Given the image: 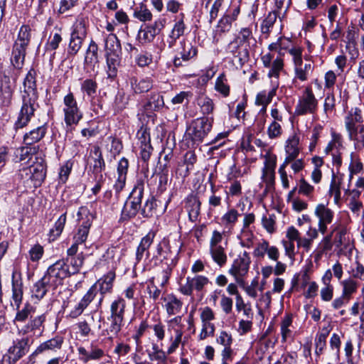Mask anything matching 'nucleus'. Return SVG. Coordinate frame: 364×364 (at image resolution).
Returning <instances> with one entry per match:
<instances>
[{
	"instance_id": "79ce46f5",
	"label": "nucleus",
	"mask_w": 364,
	"mask_h": 364,
	"mask_svg": "<svg viewBox=\"0 0 364 364\" xmlns=\"http://www.w3.org/2000/svg\"><path fill=\"white\" fill-rule=\"evenodd\" d=\"M215 89L217 92L223 95V97H228L230 94V86L228 84V79L225 73H221L217 77L215 84Z\"/></svg>"
},
{
	"instance_id": "0eeeda50",
	"label": "nucleus",
	"mask_w": 364,
	"mask_h": 364,
	"mask_svg": "<svg viewBox=\"0 0 364 364\" xmlns=\"http://www.w3.org/2000/svg\"><path fill=\"white\" fill-rule=\"evenodd\" d=\"M19 72L15 74L11 81L9 76L4 75L0 81V104L4 107H9L12 100L14 91L16 87V82Z\"/></svg>"
},
{
	"instance_id": "9d476101",
	"label": "nucleus",
	"mask_w": 364,
	"mask_h": 364,
	"mask_svg": "<svg viewBox=\"0 0 364 364\" xmlns=\"http://www.w3.org/2000/svg\"><path fill=\"white\" fill-rule=\"evenodd\" d=\"M208 282V278L203 275H197L192 278L188 277L186 283L181 284L179 289L183 294L190 296L192 294L193 289L198 291H201Z\"/></svg>"
},
{
	"instance_id": "bf43d9fd",
	"label": "nucleus",
	"mask_w": 364,
	"mask_h": 364,
	"mask_svg": "<svg viewBox=\"0 0 364 364\" xmlns=\"http://www.w3.org/2000/svg\"><path fill=\"white\" fill-rule=\"evenodd\" d=\"M139 210H141V208L136 203H134L132 201L129 204L126 203L122 210V216L124 218H133Z\"/></svg>"
},
{
	"instance_id": "423d86ee",
	"label": "nucleus",
	"mask_w": 364,
	"mask_h": 364,
	"mask_svg": "<svg viewBox=\"0 0 364 364\" xmlns=\"http://www.w3.org/2000/svg\"><path fill=\"white\" fill-rule=\"evenodd\" d=\"M28 340L27 338H21L14 342L7 352L3 355L2 364H15L20 358H21L28 350Z\"/></svg>"
},
{
	"instance_id": "f03ea898",
	"label": "nucleus",
	"mask_w": 364,
	"mask_h": 364,
	"mask_svg": "<svg viewBox=\"0 0 364 364\" xmlns=\"http://www.w3.org/2000/svg\"><path fill=\"white\" fill-rule=\"evenodd\" d=\"M31 28L28 25L21 26L17 38L15 41L11 51V63L18 71L21 70L24 65L26 49L31 38Z\"/></svg>"
},
{
	"instance_id": "052dcab7",
	"label": "nucleus",
	"mask_w": 364,
	"mask_h": 364,
	"mask_svg": "<svg viewBox=\"0 0 364 364\" xmlns=\"http://www.w3.org/2000/svg\"><path fill=\"white\" fill-rule=\"evenodd\" d=\"M298 192L299 194H302L308 198H311L314 188L310 183H309L304 178H301L297 184Z\"/></svg>"
},
{
	"instance_id": "a211bd4d",
	"label": "nucleus",
	"mask_w": 364,
	"mask_h": 364,
	"mask_svg": "<svg viewBox=\"0 0 364 364\" xmlns=\"http://www.w3.org/2000/svg\"><path fill=\"white\" fill-rule=\"evenodd\" d=\"M77 351L80 359L84 363H87L90 360H99L105 355V351L93 343L90 345L89 350L80 346L77 348Z\"/></svg>"
},
{
	"instance_id": "37998d69",
	"label": "nucleus",
	"mask_w": 364,
	"mask_h": 364,
	"mask_svg": "<svg viewBox=\"0 0 364 364\" xmlns=\"http://www.w3.org/2000/svg\"><path fill=\"white\" fill-rule=\"evenodd\" d=\"M198 105L200 108V112L204 115H209L214 110V102L213 100L207 96L200 97L198 100Z\"/></svg>"
},
{
	"instance_id": "a18cd8bd",
	"label": "nucleus",
	"mask_w": 364,
	"mask_h": 364,
	"mask_svg": "<svg viewBox=\"0 0 364 364\" xmlns=\"http://www.w3.org/2000/svg\"><path fill=\"white\" fill-rule=\"evenodd\" d=\"M332 228L331 233H332V235L336 233L333 242V245H335L336 248H341L343 243L344 237L346 234V228L341 225H334Z\"/></svg>"
},
{
	"instance_id": "e433bc0d",
	"label": "nucleus",
	"mask_w": 364,
	"mask_h": 364,
	"mask_svg": "<svg viewBox=\"0 0 364 364\" xmlns=\"http://www.w3.org/2000/svg\"><path fill=\"white\" fill-rule=\"evenodd\" d=\"M164 301H167L166 309L168 315H175L181 311L183 303L173 294L168 295Z\"/></svg>"
},
{
	"instance_id": "c756f323",
	"label": "nucleus",
	"mask_w": 364,
	"mask_h": 364,
	"mask_svg": "<svg viewBox=\"0 0 364 364\" xmlns=\"http://www.w3.org/2000/svg\"><path fill=\"white\" fill-rule=\"evenodd\" d=\"M126 302L119 297L114 300L110 304V314L107 317H112L120 320H125Z\"/></svg>"
},
{
	"instance_id": "13d9d810",
	"label": "nucleus",
	"mask_w": 364,
	"mask_h": 364,
	"mask_svg": "<svg viewBox=\"0 0 364 364\" xmlns=\"http://www.w3.org/2000/svg\"><path fill=\"white\" fill-rule=\"evenodd\" d=\"M157 35L154 28L146 26L144 29L139 31L138 38L144 43H150Z\"/></svg>"
},
{
	"instance_id": "6e6d98bb",
	"label": "nucleus",
	"mask_w": 364,
	"mask_h": 364,
	"mask_svg": "<svg viewBox=\"0 0 364 364\" xmlns=\"http://www.w3.org/2000/svg\"><path fill=\"white\" fill-rule=\"evenodd\" d=\"M134 16L141 21H150L152 19V14L146 5L141 4L134 13Z\"/></svg>"
},
{
	"instance_id": "680f3d73",
	"label": "nucleus",
	"mask_w": 364,
	"mask_h": 364,
	"mask_svg": "<svg viewBox=\"0 0 364 364\" xmlns=\"http://www.w3.org/2000/svg\"><path fill=\"white\" fill-rule=\"evenodd\" d=\"M144 196V186L142 183L137 184L134 186L133 188L129 198L132 199L131 201L133 203H136L137 205H139V207H141V200Z\"/></svg>"
},
{
	"instance_id": "8fccbe9b",
	"label": "nucleus",
	"mask_w": 364,
	"mask_h": 364,
	"mask_svg": "<svg viewBox=\"0 0 364 364\" xmlns=\"http://www.w3.org/2000/svg\"><path fill=\"white\" fill-rule=\"evenodd\" d=\"M235 39L249 50L250 41L253 39L252 30L250 28H242Z\"/></svg>"
},
{
	"instance_id": "ddd939ff",
	"label": "nucleus",
	"mask_w": 364,
	"mask_h": 364,
	"mask_svg": "<svg viewBox=\"0 0 364 364\" xmlns=\"http://www.w3.org/2000/svg\"><path fill=\"white\" fill-rule=\"evenodd\" d=\"M181 48L178 51V55L174 58L173 65L175 67L183 65V61L187 62L196 56L197 48L188 41H183L181 42Z\"/></svg>"
},
{
	"instance_id": "c85d7f7f",
	"label": "nucleus",
	"mask_w": 364,
	"mask_h": 364,
	"mask_svg": "<svg viewBox=\"0 0 364 364\" xmlns=\"http://www.w3.org/2000/svg\"><path fill=\"white\" fill-rule=\"evenodd\" d=\"M178 17V20L176 21L171 34L169 35V38L171 39V41L168 42L169 48H172L173 46L176 41L184 34L186 28L184 23V14H180Z\"/></svg>"
},
{
	"instance_id": "20e7f679",
	"label": "nucleus",
	"mask_w": 364,
	"mask_h": 364,
	"mask_svg": "<svg viewBox=\"0 0 364 364\" xmlns=\"http://www.w3.org/2000/svg\"><path fill=\"white\" fill-rule=\"evenodd\" d=\"M318 106V102L313 92L311 87L307 86L298 100L294 114L297 116L314 114L317 111Z\"/></svg>"
},
{
	"instance_id": "cd10ccee",
	"label": "nucleus",
	"mask_w": 364,
	"mask_h": 364,
	"mask_svg": "<svg viewBox=\"0 0 364 364\" xmlns=\"http://www.w3.org/2000/svg\"><path fill=\"white\" fill-rule=\"evenodd\" d=\"M200 201L199 198L194 195H190L187 198L186 207L188 212V218L191 222H196L200 212Z\"/></svg>"
},
{
	"instance_id": "2eb2a0df",
	"label": "nucleus",
	"mask_w": 364,
	"mask_h": 364,
	"mask_svg": "<svg viewBox=\"0 0 364 364\" xmlns=\"http://www.w3.org/2000/svg\"><path fill=\"white\" fill-rule=\"evenodd\" d=\"M104 324L105 328L102 331V334L107 336V339L112 341L114 338L119 337L125 324V320L107 317Z\"/></svg>"
},
{
	"instance_id": "58836bf2",
	"label": "nucleus",
	"mask_w": 364,
	"mask_h": 364,
	"mask_svg": "<svg viewBox=\"0 0 364 364\" xmlns=\"http://www.w3.org/2000/svg\"><path fill=\"white\" fill-rule=\"evenodd\" d=\"M211 257L215 262L223 267L227 262V255L225 249L220 245L210 247Z\"/></svg>"
},
{
	"instance_id": "4468645a",
	"label": "nucleus",
	"mask_w": 364,
	"mask_h": 364,
	"mask_svg": "<svg viewBox=\"0 0 364 364\" xmlns=\"http://www.w3.org/2000/svg\"><path fill=\"white\" fill-rule=\"evenodd\" d=\"M114 279L115 273L110 271L103 277L98 279L88 290H93L94 298L98 291L100 292L101 295H105L107 293L111 292Z\"/></svg>"
},
{
	"instance_id": "4c0bfd02",
	"label": "nucleus",
	"mask_w": 364,
	"mask_h": 364,
	"mask_svg": "<svg viewBox=\"0 0 364 364\" xmlns=\"http://www.w3.org/2000/svg\"><path fill=\"white\" fill-rule=\"evenodd\" d=\"M92 221L90 218L85 220L80 225L77 232L75 235L73 239L77 243L82 244L87 240Z\"/></svg>"
},
{
	"instance_id": "1a4fd4ad",
	"label": "nucleus",
	"mask_w": 364,
	"mask_h": 364,
	"mask_svg": "<svg viewBox=\"0 0 364 364\" xmlns=\"http://www.w3.org/2000/svg\"><path fill=\"white\" fill-rule=\"evenodd\" d=\"M314 213L318 218V231L323 235L327 230V225L333 221L334 213L326 205L318 204L315 208Z\"/></svg>"
},
{
	"instance_id": "774afa93",
	"label": "nucleus",
	"mask_w": 364,
	"mask_h": 364,
	"mask_svg": "<svg viewBox=\"0 0 364 364\" xmlns=\"http://www.w3.org/2000/svg\"><path fill=\"white\" fill-rule=\"evenodd\" d=\"M292 323V319L291 316L287 315L282 323H281V332L283 341H286L288 337L291 336V331L289 330V327L291 326Z\"/></svg>"
},
{
	"instance_id": "f8f14e48",
	"label": "nucleus",
	"mask_w": 364,
	"mask_h": 364,
	"mask_svg": "<svg viewBox=\"0 0 364 364\" xmlns=\"http://www.w3.org/2000/svg\"><path fill=\"white\" fill-rule=\"evenodd\" d=\"M88 163L92 172L95 174H100V178H102V171L105 168V163L99 146H94L90 150Z\"/></svg>"
},
{
	"instance_id": "603ef678",
	"label": "nucleus",
	"mask_w": 364,
	"mask_h": 364,
	"mask_svg": "<svg viewBox=\"0 0 364 364\" xmlns=\"http://www.w3.org/2000/svg\"><path fill=\"white\" fill-rule=\"evenodd\" d=\"M97 84L92 79H86L81 83V90L89 97H93L97 92Z\"/></svg>"
},
{
	"instance_id": "ea45409f",
	"label": "nucleus",
	"mask_w": 364,
	"mask_h": 364,
	"mask_svg": "<svg viewBox=\"0 0 364 364\" xmlns=\"http://www.w3.org/2000/svg\"><path fill=\"white\" fill-rule=\"evenodd\" d=\"M99 62L98 59V46L94 41H91L89 47L86 51L85 63L87 65L96 64Z\"/></svg>"
},
{
	"instance_id": "f257e3e1",
	"label": "nucleus",
	"mask_w": 364,
	"mask_h": 364,
	"mask_svg": "<svg viewBox=\"0 0 364 364\" xmlns=\"http://www.w3.org/2000/svg\"><path fill=\"white\" fill-rule=\"evenodd\" d=\"M38 94L36 88V72L31 69L23 80V90L21 92L22 105L14 124V129L26 127L39 108Z\"/></svg>"
},
{
	"instance_id": "5701e85b",
	"label": "nucleus",
	"mask_w": 364,
	"mask_h": 364,
	"mask_svg": "<svg viewBox=\"0 0 364 364\" xmlns=\"http://www.w3.org/2000/svg\"><path fill=\"white\" fill-rule=\"evenodd\" d=\"M155 235V232L150 231L141 238L136 252V260L137 262H139L143 259L144 254H146V257H149V248L153 243Z\"/></svg>"
},
{
	"instance_id": "5fc2aeb1",
	"label": "nucleus",
	"mask_w": 364,
	"mask_h": 364,
	"mask_svg": "<svg viewBox=\"0 0 364 364\" xmlns=\"http://www.w3.org/2000/svg\"><path fill=\"white\" fill-rule=\"evenodd\" d=\"M351 161L349 165V181H350L354 175L360 173L363 170V164L358 159H355L354 154H350Z\"/></svg>"
},
{
	"instance_id": "f3484780",
	"label": "nucleus",
	"mask_w": 364,
	"mask_h": 364,
	"mask_svg": "<svg viewBox=\"0 0 364 364\" xmlns=\"http://www.w3.org/2000/svg\"><path fill=\"white\" fill-rule=\"evenodd\" d=\"M165 107L163 95L160 92H154L146 96V102L143 107L146 113L161 112Z\"/></svg>"
},
{
	"instance_id": "a878e982",
	"label": "nucleus",
	"mask_w": 364,
	"mask_h": 364,
	"mask_svg": "<svg viewBox=\"0 0 364 364\" xmlns=\"http://www.w3.org/2000/svg\"><path fill=\"white\" fill-rule=\"evenodd\" d=\"M64 121L66 125V131H72L73 127L77 125L82 118V113L80 108L63 109Z\"/></svg>"
},
{
	"instance_id": "338daca9",
	"label": "nucleus",
	"mask_w": 364,
	"mask_h": 364,
	"mask_svg": "<svg viewBox=\"0 0 364 364\" xmlns=\"http://www.w3.org/2000/svg\"><path fill=\"white\" fill-rule=\"evenodd\" d=\"M326 337L327 335L326 333H320L315 338V353L317 356L321 355L323 349L326 348Z\"/></svg>"
},
{
	"instance_id": "4be33fe9",
	"label": "nucleus",
	"mask_w": 364,
	"mask_h": 364,
	"mask_svg": "<svg viewBox=\"0 0 364 364\" xmlns=\"http://www.w3.org/2000/svg\"><path fill=\"white\" fill-rule=\"evenodd\" d=\"M119 54L120 53H105L107 77L112 81H113L117 75L118 68L121 63Z\"/></svg>"
},
{
	"instance_id": "72a5a7b5",
	"label": "nucleus",
	"mask_w": 364,
	"mask_h": 364,
	"mask_svg": "<svg viewBox=\"0 0 364 364\" xmlns=\"http://www.w3.org/2000/svg\"><path fill=\"white\" fill-rule=\"evenodd\" d=\"M63 339L60 336H56L41 343L36 350L33 352V355H38L47 350H54L55 348L60 349L63 344Z\"/></svg>"
},
{
	"instance_id": "9b49d317",
	"label": "nucleus",
	"mask_w": 364,
	"mask_h": 364,
	"mask_svg": "<svg viewBox=\"0 0 364 364\" xmlns=\"http://www.w3.org/2000/svg\"><path fill=\"white\" fill-rule=\"evenodd\" d=\"M228 51L232 55V61L242 67L249 59V50L234 39L228 46Z\"/></svg>"
},
{
	"instance_id": "4d7b16f0",
	"label": "nucleus",
	"mask_w": 364,
	"mask_h": 364,
	"mask_svg": "<svg viewBox=\"0 0 364 364\" xmlns=\"http://www.w3.org/2000/svg\"><path fill=\"white\" fill-rule=\"evenodd\" d=\"M156 207V200L154 197H150L146 200L143 207H141L140 213L144 218H151L153 216Z\"/></svg>"
},
{
	"instance_id": "7c9ffc66",
	"label": "nucleus",
	"mask_w": 364,
	"mask_h": 364,
	"mask_svg": "<svg viewBox=\"0 0 364 364\" xmlns=\"http://www.w3.org/2000/svg\"><path fill=\"white\" fill-rule=\"evenodd\" d=\"M343 180V174L336 175L333 172L331 181L329 193L334 196V203L338 204L341 200V186Z\"/></svg>"
},
{
	"instance_id": "0e129e2a",
	"label": "nucleus",
	"mask_w": 364,
	"mask_h": 364,
	"mask_svg": "<svg viewBox=\"0 0 364 364\" xmlns=\"http://www.w3.org/2000/svg\"><path fill=\"white\" fill-rule=\"evenodd\" d=\"M271 69L268 73L269 77H277L279 76L280 71L283 69L284 62L281 58H277L271 64Z\"/></svg>"
},
{
	"instance_id": "f704fd0d",
	"label": "nucleus",
	"mask_w": 364,
	"mask_h": 364,
	"mask_svg": "<svg viewBox=\"0 0 364 364\" xmlns=\"http://www.w3.org/2000/svg\"><path fill=\"white\" fill-rule=\"evenodd\" d=\"M105 53H116L121 52L120 41L115 34L110 33L105 39Z\"/></svg>"
},
{
	"instance_id": "09e8293b",
	"label": "nucleus",
	"mask_w": 364,
	"mask_h": 364,
	"mask_svg": "<svg viewBox=\"0 0 364 364\" xmlns=\"http://www.w3.org/2000/svg\"><path fill=\"white\" fill-rule=\"evenodd\" d=\"M343 287L342 295L350 299L353 293L357 291L358 283L352 279H346L341 282Z\"/></svg>"
},
{
	"instance_id": "3c124183",
	"label": "nucleus",
	"mask_w": 364,
	"mask_h": 364,
	"mask_svg": "<svg viewBox=\"0 0 364 364\" xmlns=\"http://www.w3.org/2000/svg\"><path fill=\"white\" fill-rule=\"evenodd\" d=\"M240 213L234 208L230 209L221 218L222 223L228 228H232L237 221Z\"/></svg>"
},
{
	"instance_id": "c9c22d12",
	"label": "nucleus",
	"mask_w": 364,
	"mask_h": 364,
	"mask_svg": "<svg viewBox=\"0 0 364 364\" xmlns=\"http://www.w3.org/2000/svg\"><path fill=\"white\" fill-rule=\"evenodd\" d=\"M87 20L83 17H78L73 26L72 36L85 39L87 36Z\"/></svg>"
},
{
	"instance_id": "2f4dec72",
	"label": "nucleus",
	"mask_w": 364,
	"mask_h": 364,
	"mask_svg": "<svg viewBox=\"0 0 364 364\" xmlns=\"http://www.w3.org/2000/svg\"><path fill=\"white\" fill-rule=\"evenodd\" d=\"M131 87L136 94L148 92L153 87V82L149 78H144L138 80L136 77L130 79Z\"/></svg>"
},
{
	"instance_id": "aec40b11",
	"label": "nucleus",
	"mask_w": 364,
	"mask_h": 364,
	"mask_svg": "<svg viewBox=\"0 0 364 364\" xmlns=\"http://www.w3.org/2000/svg\"><path fill=\"white\" fill-rule=\"evenodd\" d=\"M299 144V138L296 134H294L288 139L285 146L287 156L282 164L287 166L290 162L296 159L300 151Z\"/></svg>"
},
{
	"instance_id": "49530a36",
	"label": "nucleus",
	"mask_w": 364,
	"mask_h": 364,
	"mask_svg": "<svg viewBox=\"0 0 364 364\" xmlns=\"http://www.w3.org/2000/svg\"><path fill=\"white\" fill-rule=\"evenodd\" d=\"M311 64L305 63L303 65L300 63L299 65H294L295 78L304 82L308 80V75L311 71Z\"/></svg>"
},
{
	"instance_id": "6e6552de",
	"label": "nucleus",
	"mask_w": 364,
	"mask_h": 364,
	"mask_svg": "<svg viewBox=\"0 0 364 364\" xmlns=\"http://www.w3.org/2000/svg\"><path fill=\"white\" fill-rule=\"evenodd\" d=\"M250 262L249 254L244 252L233 261L229 273L235 278L237 282H239L247 273Z\"/></svg>"
},
{
	"instance_id": "6ab92c4d",
	"label": "nucleus",
	"mask_w": 364,
	"mask_h": 364,
	"mask_svg": "<svg viewBox=\"0 0 364 364\" xmlns=\"http://www.w3.org/2000/svg\"><path fill=\"white\" fill-rule=\"evenodd\" d=\"M31 182L34 187L40 186L46 176V164L44 160L41 159V161L31 165Z\"/></svg>"
},
{
	"instance_id": "69168bd1",
	"label": "nucleus",
	"mask_w": 364,
	"mask_h": 364,
	"mask_svg": "<svg viewBox=\"0 0 364 364\" xmlns=\"http://www.w3.org/2000/svg\"><path fill=\"white\" fill-rule=\"evenodd\" d=\"M37 148L33 146H29V145H26V146L21 147L18 151L19 160L22 161H29L31 158V156L36 152Z\"/></svg>"
},
{
	"instance_id": "864d4df0",
	"label": "nucleus",
	"mask_w": 364,
	"mask_h": 364,
	"mask_svg": "<svg viewBox=\"0 0 364 364\" xmlns=\"http://www.w3.org/2000/svg\"><path fill=\"white\" fill-rule=\"evenodd\" d=\"M84 259L85 257L82 253L72 257L70 259L68 258L66 259V263L69 262L70 265L72 267V270H70L71 275L80 272V268L83 265Z\"/></svg>"
},
{
	"instance_id": "412c9836",
	"label": "nucleus",
	"mask_w": 364,
	"mask_h": 364,
	"mask_svg": "<svg viewBox=\"0 0 364 364\" xmlns=\"http://www.w3.org/2000/svg\"><path fill=\"white\" fill-rule=\"evenodd\" d=\"M129 168V161L128 160L123 157L122 158L117 166V179L114 185V190L117 194H119L120 191L124 188L126 181H127V174Z\"/></svg>"
},
{
	"instance_id": "e2e57ef3",
	"label": "nucleus",
	"mask_w": 364,
	"mask_h": 364,
	"mask_svg": "<svg viewBox=\"0 0 364 364\" xmlns=\"http://www.w3.org/2000/svg\"><path fill=\"white\" fill-rule=\"evenodd\" d=\"M277 18V14L276 11H271L268 14L261 26V30L263 33H268L269 32V28L274 26Z\"/></svg>"
},
{
	"instance_id": "b1692460",
	"label": "nucleus",
	"mask_w": 364,
	"mask_h": 364,
	"mask_svg": "<svg viewBox=\"0 0 364 364\" xmlns=\"http://www.w3.org/2000/svg\"><path fill=\"white\" fill-rule=\"evenodd\" d=\"M55 288L50 281L44 276L38 280L34 285L32 289V296L38 299H43L46 293L50 290H55Z\"/></svg>"
},
{
	"instance_id": "473e14b6",
	"label": "nucleus",
	"mask_w": 364,
	"mask_h": 364,
	"mask_svg": "<svg viewBox=\"0 0 364 364\" xmlns=\"http://www.w3.org/2000/svg\"><path fill=\"white\" fill-rule=\"evenodd\" d=\"M16 314L14 318V322H25L34 314L36 308L29 302L24 304L23 307L16 309Z\"/></svg>"
},
{
	"instance_id": "dca6fc26",
	"label": "nucleus",
	"mask_w": 364,
	"mask_h": 364,
	"mask_svg": "<svg viewBox=\"0 0 364 364\" xmlns=\"http://www.w3.org/2000/svg\"><path fill=\"white\" fill-rule=\"evenodd\" d=\"M45 314L29 318L28 323L24 325L21 331L23 334L32 333L33 336H40L44 330Z\"/></svg>"
},
{
	"instance_id": "393cba45",
	"label": "nucleus",
	"mask_w": 364,
	"mask_h": 364,
	"mask_svg": "<svg viewBox=\"0 0 364 364\" xmlns=\"http://www.w3.org/2000/svg\"><path fill=\"white\" fill-rule=\"evenodd\" d=\"M94 299L93 290H88L79 301V303L75 305L73 310H71L69 314V317L72 318H76L80 316Z\"/></svg>"
},
{
	"instance_id": "a19ab883",
	"label": "nucleus",
	"mask_w": 364,
	"mask_h": 364,
	"mask_svg": "<svg viewBox=\"0 0 364 364\" xmlns=\"http://www.w3.org/2000/svg\"><path fill=\"white\" fill-rule=\"evenodd\" d=\"M23 289L22 284H18L15 282L14 280L12 282V300L13 303L11 305L15 306L16 309L21 307V304H22L23 300Z\"/></svg>"
},
{
	"instance_id": "de8ad7c7",
	"label": "nucleus",
	"mask_w": 364,
	"mask_h": 364,
	"mask_svg": "<svg viewBox=\"0 0 364 364\" xmlns=\"http://www.w3.org/2000/svg\"><path fill=\"white\" fill-rule=\"evenodd\" d=\"M83 41H84V39L80 38V37L77 38V37L70 36V42H69L68 48V52H67L68 58H73L75 55H77V53H78V51L80 50V48L82 47Z\"/></svg>"
},
{
	"instance_id": "bb28decb",
	"label": "nucleus",
	"mask_w": 364,
	"mask_h": 364,
	"mask_svg": "<svg viewBox=\"0 0 364 364\" xmlns=\"http://www.w3.org/2000/svg\"><path fill=\"white\" fill-rule=\"evenodd\" d=\"M47 132L46 124L36 127L26 133L23 136V142L26 145H32L40 141Z\"/></svg>"
},
{
	"instance_id": "c03bdc74",
	"label": "nucleus",
	"mask_w": 364,
	"mask_h": 364,
	"mask_svg": "<svg viewBox=\"0 0 364 364\" xmlns=\"http://www.w3.org/2000/svg\"><path fill=\"white\" fill-rule=\"evenodd\" d=\"M276 88H272L269 91L263 90L259 92L256 97V103L265 107L269 104L274 96L276 95Z\"/></svg>"
},
{
	"instance_id": "7ed1b4c3",
	"label": "nucleus",
	"mask_w": 364,
	"mask_h": 364,
	"mask_svg": "<svg viewBox=\"0 0 364 364\" xmlns=\"http://www.w3.org/2000/svg\"><path fill=\"white\" fill-rule=\"evenodd\" d=\"M214 122L213 117L204 116L192 121L187 131L194 143H201L211 131Z\"/></svg>"
},
{
	"instance_id": "39448f33",
	"label": "nucleus",
	"mask_w": 364,
	"mask_h": 364,
	"mask_svg": "<svg viewBox=\"0 0 364 364\" xmlns=\"http://www.w3.org/2000/svg\"><path fill=\"white\" fill-rule=\"evenodd\" d=\"M71 276L70 267L65 259H59L50 265L46 274L45 277L50 281L55 288L63 284L64 279Z\"/></svg>"
}]
</instances>
